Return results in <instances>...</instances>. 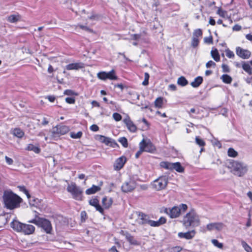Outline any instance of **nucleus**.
<instances>
[{
    "mask_svg": "<svg viewBox=\"0 0 252 252\" xmlns=\"http://www.w3.org/2000/svg\"><path fill=\"white\" fill-rule=\"evenodd\" d=\"M5 206L12 210L19 206L22 198L10 190L4 191L2 196Z\"/></svg>",
    "mask_w": 252,
    "mask_h": 252,
    "instance_id": "1",
    "label": "nucleus"
},
{
    "mask_svg": "<svg viewBox=\"0 0 252 252\" xmlns=\"http://www.w3.org/2000/svg\"><path fill=\"white\" fill-rule=\"evenodd\" d=\"M183 224L186 227L190 226H196L199 224V219L194 210H191L184 217Z\"/></svg>",
    "mask_w": 252,
    "mask_h": 252,
    "instance_id": "2",
    "label": "nucleus"
},
{
    "mask_svg": "<svg viewBox=\"0 0 252 252\" xmlns=\"http://www.w3.org/2000/svg\"><path fill=\"white\" fill-rule=\"evenodd\" d=\"M231 165L233 173L239 177L243 176L248 171V167L244 162L234 160Z\"/></svg>",
    "mask_w": 252,
    "mask_h": 252,
    "instance_id": "3",
    "label": "nucleus"
},
{
    "mask_svg": "<svg viewBox=\"0 0 252 252\" xmlns=\"http://www.w3.org/2000/svg\"><path fill=\"white\" fill-rule=\"evenodd\" d=\"M188 206L185 204H181L179 206H174L172 208H166L164 212L171 218H176L178 217L182 212H185Z\"/></svg>",
    "mask_w": 252,
    "mask_h": 252,
    "instance_id": "4",
    "label": "nucleus"
},
{
    "mask_svg": "<svg viewBox=\"0 0 252 252\" xmlns=\"http://www.w3.org/2000/svg\"><path fill=\"white\" fill-rule=\"evenodd\" d=\"M67 190L70 193L72 197L77 200H81L82 199L83 189L77 186L75 183H71L67 187Z\"/></svg>",
    "mask_w": 252,
    "mask_h": 252,
    "instance_id": "5",
    "label": "nucleus"
},
{
    "mask_svg": "<svg viewBox=\"0 0 252 252\" xmlns=\"http://www.w3.org/2000/svg\"><path fill=\"white\" fill-rule=\"evenodd\" d=\"M30 223H32L41 227L47 233H50L52 230V226L50 222L45 219L37 218L29 221Z\"/></svg>",
    "mask_w": 252,
    "mask_h": 252,
    "instance_id": "6",
    "label": "nucleus"
},
{
    "mask_svg": "<svg viewBox=\"0 0 252 252\" xmlns=\"http://www.w3.org/2000/svg\"><path fill=\"white\" fill-rule=\"evenodd\" d=\"M161 167L168 170H175L178 172L183 173L184 171V168L179 162L171 163L167 161H162L160 163Z\"/></svg>",
    "mask_w": 252,
    "mask_h": 252,
    "instance_id": "7",
    "label": "nucleus"
},
{
    "mask_svg": "<svg viewBox=\"0 0 252 252\" xmlns=\"http://www.w3.org/2000/svg\"><path fill=\"white\" fill-rule=\"evenodd\" d=\"M168 178L166 176H162L153 181V188L157 190L164 189L167 185Z\"/></svg>",
    "mask_w": 252,
    "mask_h": 252,
    "instance_id": "8",
    "label": "nucleus"
},
{
    "mask_svg": "<svg viewBox=\"0 0 252 252\" xmlns=\"http://www.w3.org/2000/svg\"><path fill=\"white\" fill-rule=\"evenodd\" d=\"M97 77L102 80H106L109 79L111 80H117L118 77L115 74V71L112 69L109 72L102 71L97 74Z\"/></svg>",
    "mask_w": 252,
    "mask_h": 252,
    "instance_id": "9",
    "label": "nucleus"
},
{
    "mask_svg": "<svg viewBox=\"0 0 252 252\" xmlns=\"http://www.w3.org/2000/svg\"><path fill=\"white\" fill-rule=\"evenodd\" d=\"M142 145L144 152L153 153L156 150V147L153 144L150 140H146L143 139L139 143V145Z\"/></svg>",
    "mask_w": 252,
    "mask_h": 252,
    "instance_id": "10",
    "label": "nucleus"
},
{
    "mask_svg": "<svg viewBox=\"0 0 252 252\" xmlns=\"http://www.w3.org/2000/svg\"><path fill=\"white\" fill-rule=\"evenodd\" d=\"M136 183L133 180L125 182L121 187L122 190L124 192L132 191L136 187Z\"/></svg>",
    "mask_w": 252,
    "mask_h": 252,
    "instance_id": "11",
    "label": "nucleus"
},
{
    "mask_svg": "<svg viewBox=\"0 0 252 252\" xmlns=\"http://www.w3.org/2000/svg\"><path fill=\"white\" fill-rule=\"evenodd\" d=\"M69 130V127L66 126L58 125L53 127L52 133L53 134L63 135L68 132Z\"/></svg>",
    "mask_w": 252,
    "mask_h": 252,
    "instance_id": "12",
    "label": "nucleus"
},
{
    "mask_svg": "<svg viewBox=\"0 0 252 252\" xmlns=\"http://www.w3.org/2000/svg\"><path fill=\"white\" fill-rule=\"evenodd\" d=\"M236 52L237 55L242 59H248L251 55V53L248 50L244 49L240 47L236 48Z\"/></svg>",
    "mask_w": 252,
    "mask_h": 252,
    "instance_id": "13",
    "label": "nucleus"
},
{
    "mask_svg": "<svg viewBox=\"0 0 252 252\" xmlns=\"http://www.w3.org/2000/svg\"><path fill=\"white\" fill-rule=\"evenodd\" d=\"M121 234L125 236L126 239L130 244L133 245H140V243L128 232L122 230L121 231Z\"/></svg>",
    "mask_w": 252,
    "mask_h": 252,
    "instance_id": "14",
    "label": "nucleus"
},
{
    "mask_svg": "<svg viewBox=\"0 0 252 252\" xmlns=\"http://www.w3.org/2000/svg\"><path fill=\"white\" fill-rule=\"evenodd\" d=\"M126 161V158L125 157L122 156L119 158L116 159L114 164V169L115 170H119L123 168L124 164Z\"/></svg>",
    "mask_w": 252,
    "mask_h": 252,
    "instance_id": "15",
    "label": "nucleus"
},
{
    "mask_svg": "<svg viewBox=\"0 0 252 252\" xmlns=\"http://www.w3.org/2000/svg\"><path fill=\"white\" fill-rule=\"evenodd\" d=\"M98 139L101 142L103 143L108 146L114 147L116 145H117V143L115 142V141L109 137H105L102 135H99Z\"/></svg>",
    "mask_w": 252,
    "mask_h": 252,
    "instance_id": "16",
    "label": "nucleus"
},
{
    "mask_svg": "<svg viewBox=\"0 0 252 252\" xmlns=\"http://www.w3.org/2000/svg\"><path fill=\"white\" fill-rule=\"evenodd\" d=\"M89 204L94 206L96 211L101 214L103 213V208L100 205L99 200L96 198H94L90 199L89 201Z\"/></svg>",
    "mask_w": 252,
    "mask_h": 252,
    "instance_id": "17",
    "label": "nucleus"
},
{
    "mask_svg": "<svg viewBox=\"0 0 252 252\" xmlns=\"http://www.w3.org/2000/svg\"><path fill=\"white\" fill-rule=\"evenodd\" d=\"M223 227L224 224L221 222L211 223L207 225V229L209 231L213 230L220 231Z\"/></svg>",
    "mask_w": 252,
    "mask_h": 252,
    "instance_id": "18",
    "label": "nucleus"
},
{
    "mask_svg": "<svg viewBox=\"0 0 252 252\" xmlns=\"http://www.w3.org/2000/svg\"><path fill=\"white\" fill-rule=\"evenodd\" d=\"M35 227L34 226L31 224L23 223L22 230L21 232H22L25 234L30 235L33 233Z\"/></svg>",
    "mask_w": 252,
    "mask_h": 252,
    "instance_id": "19",
    "label": "nucleus"
},
{
    "mask_svg": "<svg viewBox=\"0 0 252 252\" xmlns=\"http://www.w3.org/2000/svg\"><path fill=\"white\" fill-rule=\"evenodd\" d=\"M123 121L130 131L134 132L136 131L137 127L133 123L129 118L128 117L125 119Z\"/></svg>",
    "mask_w": 252,
    "mask_h": 252,
    "instance_id": "20",
    "label": "nucleus"
},
{
    "mask_svg": "<svg viewBox=\"0 0 252 252\" xmlns=\"http://www.w3.org/2000/svg\"><path fill=\"white\" fill-rule=\"evenodd\" d=\"M84 67V64L82 63H72L67 64L65 66V69L70 70H78L80 68H82Z\"/></svg>",
    "mask_w": 252,
    "mask_h": 252,
    "instance_id": "21",
    "label": "nucleus"
},
{
    "mask_svg": "<svg viewBox=\"0 0 252 252\" xmlns=\"http://www.w3.org/2000/svg\"><path fill=\"white\" fill-rule=\"evenodd\" d=\"M166 219L163 217H161L157 221H154L150 220L148 224L153 227L159 226L166 222Z\"/></svg>",
    "mask_w": 252,
    "mask_h": 252,
    "instance_id": "22",
    "label": "nucleus"
},
{
    "mask_svg": "<svg viewBox=\"0 0 252 252\" xmlns=\"http://www.w3.org/2000/svg\"><path fill=\"white\" fill-rule=\"evenodd\" d=\"M178 236L181 238H185L186 239H191L195 235L194 230L188 231L186 233L179 232L178 234Z\"/></svg>",
    "mask_w": 252,
    "mask_h": 252,
    "instance_id": "23",
    "label": "nucleus"
},
{
    "mask_svg": "<svg viewBox=\"0 0 252 252\" xmlns=\"http://www.w3.org/2000/svg\"><path fill=\"white\" fill-rule=\"evenodd\" d=\"M11 227L17 232H21L22 230L23 223L17 220H13L10 223Z\"/></svg>",
    "mask_w": 252,
    "mask_h": 252,
    "instance_id": "24",
    "label": "nucleus"
},
{
    "mask_svg": "<svg viewBox=\"0 0 252 252\" xmlns=\"http://www.w3.org/2000/svg\"><path fill=\"white\" fill-rule=\"evenodd\" d=\"M113 203V199L111 197H104L102 200V203L104 209L110 208Z\"/></svg>",
    "mask_w": 252,
    "mask_h": 252,
    "instance_id": "25",
    "label": "nucleus"
},
{
    "mask_svg": "<svg viewBox=\"0 0 252 252\" xmlns=\"http://www.w3.org/2000/svg\"><path fill=\"white\" fill-rule=\"evenodd\" d=\"M138 220L139 223L148 224L150 220L149 217L143 213H139L138 215Z\"/></svg>",
    "mask_w": 252,
    "mask_h": 252,
    "instance_id": "26",
    "label": "nucleus"
},
{
    "mask_svg": "<svg viewBox=\"0 0 252 252\" xmlns=\"http://www.w3.org/2000/svg\"><path fill=\"white\" fill-rule=\"evenodd\" d=\"M21 19V16L17 14L10 15L6 18L7 21L11 23H16L19 21Z\"/></svg>",
    "mask_w": 252,
    "mask_h": 252,
    "instance_id": "27",
    "label": "nucleus"
},
{
    "mask_svg": "<svg viewBox=\"0 0 252 252\" xmlns=\"http://www.w3.org/2000/svg\"><path fill=\"white\" fill-rule=\"evenodd\" d=\"M202 77L201 76H198L190 83V85L193 88H197L200 86V85L202 83Z\"/></svg>",
    "mask_w": 252,
    "mask_h": 252,
    "instance_id": "28",
    "label": "nucleus"
},
{
    "mask_svg": "<svg viewBox=\"0 0 252 252\" xmlns=\"http://www.w3.org/2000/svg\"><path fill=\"white\" fill-rule=\"evenodd\" d=\"M100 189V187L97 186L93 185L91 188L87 189L86 190V193L87 194H92L95 193Z\"/></svg>",
    "mask_w": 252,
    "mask_h": 252,
    "instance_id": "29",
    "label": "nucleus"
},
{
    "mask_svg": "<svg viewBox=\"0 0 252 252\" xmlns=\"http://www.w3.org/2000/svg\"><path fill=\"white\" fill-rule=\"evenodd\" d=\"M211 55L213 59L216 62H219L220 60V56L218 51L217 49L212 50L211 52Z\"/></svg>",
    "mask_w": 252,
    "mask_h": 252,
    "instance_id": "30",
    "label": "nucleus"
},
{
    "mask_svg": "<svg viewBox=\"0 0 252 252\" xmlns=\"http://www.w3.org/2000/svg\"><path fill=\"white\" fill-rule=\"evenodd\" d=\"M28 151H32L36 154H38L40 152V149L39 147L33 145V144H29L26 148Z\"/></svg>",
    "mask_w": 252,
    "mask_h": 252,
    "instance_id": "31",
    "label": "nucleus"
},
{
    "mask_svg": "<svg viewBox=\"0 0 252 252\" xmlns=\"http://www.w3.org/2000/svg\"><path fill=\"white\" fill-rule=\"evenodd\" d=\"M13 134L18 138H22L24 135V132L20 128H15Z\"/></svg>",
    "mask_w": 252,
    "mask_h": 252,
    "instance_id": "32",
    "label": "nucleus"
},
{
    "mask_svg": "<svg viewBox=\"0 0 252 252\" xmlns=\"http://www.w3.org/2000/svg\"><path fill=\"white\" fill-rule=\"evenodd\" d=\"M177 84L180 86L184 87L188 84V81L185 77L181 76L178 79Z\"/></svg>",
    "mask_w": 252,
    "mask_h": 252,
    "instance_id": "33",
    "label": "nucleus"
},
{
    "mask_svg": "<svg viewBox=\"0 0 252 252\" xmlns=\"http://www.w3.org/2000/svg\"><path fill=\"white\" fill-rule=\"evenodd\" d=\"M221 79L224 83L226 84H230L232 81V78L227 74L222 75Z\"/></svg>",
    "mask_w": 252,
    "mask_h": 252,
    "instance_id": "34",
    "label": "nucleus"
},
{
    "mask_svg": "<svg viewBox=\"0 0 252 252\" xmlns=\"http://www.w3.org/2000/svg\"><path fill=\"white\" fill-rule=\"evenodd\" d=\"M243 69L247 72L249 75L252 74V70L250 65L248 63H244L242 64Z\"/></svg>",
    "mask_w": 252,
    "mask_h": 252,
    "instance_id": "35",
    "label": "nucleus"
},
{
    "mask_svg": "<svg viewBox=\"0 0 252 252\" xmlns=\"http://www.w3.org/2000/svg\"><path fill=\"white\" fill-rule=\"evenodd\" d=\"M228 156L230 157L235 158L238 155V153L233 148H230L227 152Z\"/></svg>",
    "mask_w": 252,
    "mask_h": 252,
    "instance_id": "36",
    "label": "nucleus"
},
{
    "mask_svg": "<svg viewBox=\"0 0 252 252\" xmlns=\"http://www.w3.org/2000/svg\"><path fill=\"white\" fill-rule=\"evenodd\" d=\"M163 104V100L161 97L157 98L155 101V105L156 107L161 108Z\"/></svg>",
    "mask_w": 252,
    "mask_h": 252,
    "instance_id": "37",
    "label": "nucleus"
},
{
    "mask_svg": "<svg viewBox=\"0 0 252 252\" xmlns=\"http://www.w3.org/2000/svg\"><path fill=\"white\" fill-rule=\"evenodd\" d=\"M118 141L125 147L128 146V142L127 139L125 137H121L119 139Z\"/></svg>",
    "mask_w": 252,
    "mask_h": 252,
    "instance_id": "38",
    "label": "nucleus"
},
{
    "mask_svg": "<svg viewBox=\"0 0 252 252\" xmlns=\"http://www.w3.org/2000/svg\"><path fill=\"white\" fill-rule=\"evenodd\" d=\"M202 35V32L201 29H198L195 30L193 32V37H195V38H198L199 37H201Z\"/></svg>",
    "mask_w": 252,
    "mask_h": 252,
    "instance_id": "39",
    "label": "nucleus"
},
{
    "mask_svg": "<svg viewBox=\"0 0 252 252\" xmlns=\"http://www.w3.org/2000/svg\"><path fill=\"white\" fill-rule=\"evenodd\" d=\"M195 142L200 147H203L205 145V142L204 141L200 138L199 136H196L195 137Z\"/></svg>",
    "mask_w": 252,
    "mask_h": 252,
    "instance_id": "40",
    "label": "nucleus"
},
{
    "mask_svg": "<svg viewBox=\"0 0 252 252\" xmlns=\"http://www.w3.org/2000/svg\"><path fill=\"white\" fill-rule=\"evenodd\" d=\"M242 245L247 252H252V248L246 242L243 241L242 242Z\"/></svg>",
    "mask_w": 252,
    "mask_h": 252,
    "instance_id": "41",
    "label": "nucleus"
},
{
    "mask_svg": "<svg viewBox=\"0 0 252 252\" xmlns=\"http://www.w3.org/2000/svg\"><path fill=\"white\" fill-rule=\"evenodd\" d=\"M82 135V132L81 131H78L77 133L71 132L70 137L74 139L80 138Z\"/></svg>",
    "mask_w": 252,
    "mask_h": 252,
    "instance_id": "42",
    "label": "nucleus"
},
{
    "mask_svg": "<svg viewBox=\"0 0 252 252\" xmlns=\"http://www.w3.org/2000/svg\"><path fill=\"white\" fill-rule=\"evenodd\" d=\"M18 188L19 189L20 191H23L29 199L31 197L29 191L26 189L24 186H18Z\"/></svg>",
    "mask_w": 252,
    "mask_h": 252,
    "instance_id": "43",
    "label": "nucleus"
},
{
    "mask_svg": "<svg viewBox=\"0 0 252 252\" xmlns=\"http://www.w3.org/2000/svg\"><path fill=\"white\" fill-rule=\"evenodd\" d=\"M212 244L216 247L220 249H222L223 247V244L221 243H219V241L216 239H212L211 241Z\"/></svg>",
    "mask_w": 252,
    "mask_h": 252,
    "instance_id": "44",
    "label": "nucleus"
},
{
    "mask_svg": "<svg viewBox=\"0 0 252 252\" xmlns=\"http://www.w3.org/2000/svg\"><path fill=\"white\" fill-rule=\"evenodd\" d=\"M150 76L147 72L144 73V80L142 82V85L144 86H147L149 84V79Z\"/></svg>",
    "mask_w": 252,
    "mask_h": 252,
    "instance_id": "45",
    "label": "nucleus"
},
{
    "mask_svg": "<svg viewBox=\"0 0 252 252\" xmlns=\"http://www.w3.org/2000/svg\"><path fill=\"white\" fill-rule=\"evenodd\" d=\"M75 27H76V28L77 27H79L81 29H82L86 32H91V33L93 32V30H92L91 29L89 28V27H88L87 26H83V25H78L77 26H75Z\"/></svg>",
    "mask_w": 252,
    "mask_h": 252,
    "instance_id": "46",
    "label": "nucleus"
},
{
    "mask_svg": "<svg viewBox=\"0 0 252 252\" xmlns=\"http://www.w3.org/2000/svg\"><path fill=\"white\" fill-rule=\"evenodd\" d=\"M199 43V39L197 38H195V37H193L192 38L191 40V45L193 47H195L198 46Z\"/></svg>",
    "mask_w": 252,
    "mask_h": 252,
    "instance_id": "47",
    "label": "nucleus"
},
{
    "mask_svg": "<svg viewBox=\"0 0 252 252\" xmlns=\"http://www.w3.org/2000/svg\"><path fill=\"white\" fill-rule=\"evenodd\" d=\"M113 119L116 121H120L122 119V116L118 113H114L113 114V116H112Z\"/></svg>",
    "mask_w": 252,
    "mask_h": 252,
    "instance_id": "48",
    "label": "nucleus"
},
{
    "mask_svg": "<svg viewBox=\"0 0 252 252\" xmlns=\"http://www.w3.org/2000/svg\"><path fill=\"white\" fill-rule=\"evenodd\" d=\"M225 53L226 56L229 58H232L234 57V54L232 51H230L229 49H226L225 50Z\"/></svg>",
    "mask_w": 252,
    "mask_h": 252,
    "instance_id": "49",
    "label": "nucleus"
},
{
    "mask_svg": "<svg viewBox=\"0 0 252 252\" xmlns=\"http://www.w3.org/2000/svg\"><path fill=\"white\" fill-rule=\"evenodd\" d=\"M204 42L207 44H212L213 43V38L212 36H210L209 37H205L204 38Z\"/></svg>",
    "mask_w": 252,
    "mask_h": 252,
    "instance_id": "50",
    "label": "nucleus"
},
{
    "mask_svg": "<svg viewBox=\"0 0 252 252\" xmlns=\"http://www.w3.org/2000/svg\"><path fill=\"white\" fill-rule=\"evenodd\" d=\"M144 152L142 145H139V150L135 154V158H138L141 155V154Z\"/></svg>",
    "mask_w": 252,
    "mask_h": 252,
    "instance_id": "51",
    "label": "nucleus"
},
{
    "mask_svg": "<svg viewBox=\"0 0 252 252\" xmlns=\"http://www.w3.org/2000/svg\"><path fill=\"white\" fill-rule=\"evenodd\" d=\"M216 66V63L215 62H214L212 61H210L208 62L206 64V67L207 68H210L211 67H215Z\"/></svg>",
    "mask_w": 252,
    "mask_h": 252,
    "instance_id": "52",
    "label": "nucleus"
},
{
    "mask_svg": "<svg viewBox=\"0 0 252 252\" xmlns=\"http://www.w3.org/2000/svg\"><path fill=\"white\" fill-rule=\"evenodd\" d=\"M221 67L222 69V71L224 72H229L230 71L229 67L226 64H222L221 65Z\"/></svg>",
    "mask_w": 252,
    "mask_h": 252,
    "instance_id": "53",
    "label": "nucleus"
},
{
    "mask_svg": "<svg viewBox=\"0 0 252 252\" xmlns=\"http://www.w3.org/2000/svg\"><path fill=\"white\" fill-rule=\"evenodd\" d=\"M65 101L69 104H74L75 100L74 97H66L65 98Z\"/></svg>",
    "mask_w": 252,
    "mask_h": 252,
    "instance_id": "54",
    "label": "nucleus"
},
{
    "mask_svg": "<svg viewBox=\"0 0 252 252\" xmlns=\"http://www.w3.org/2000/svg\"><path fill=\"white\" fill-rule=\"evenodd\" d=\"M64 94L67 95H77V94H75L73 91L71 90H66L64 91Z\"/></svg>",
    "mask_w": 252,
    "mask_h": 252,
    "instance_id": "55",
    "label": "nucleus"
},
{
    "mask_svg": "<svg viewBox=\"0 0 252 252\" xmlns=\"http://www.w3.org/2000/svg\"><path fill=\"white\" fill-rule=\"evenodd\" d=\"M5 160H6V163L8 164V165H11L13 164V160L12 158L7 157V156H5Z\"/></svg>",
    "mask_w": 252,
    "mask_h": 252,
    "instance_id": "56",
    "label": "nucleus"
},
{
    "mask_svg": "<svg viewBox=\"0 0 252 252\" xmlns=\"http://www.w3.org/2000/svg\"><path fill=\"white\" fill-rule=\"evenodd\" d=\"M90 129L93 131H97L99 130V127L97 125L94 124L90 126Z\"/></svg>",
    "mask_w": 252,
    "mask_h": 252,
    "instance_id": "57",
    "label": "nucleus"
},
{
    "mask_svg": "<svg viewBox=\"0 0 252 252\" xmlns=\"http://www.w3.org/2000/svg\"><path fill=\"white\" fill-rule=\"evenodd\" d=\"M217 14L221 17H224L225 14V12L222 10L221 8H219L217 11Z\"/></svg>",
    "mask_w": 252,
    "mask_h": 252,
    "instance_id": "58",
    "label": "nucleus"
},
{
    "mask_svg": "<svg viewBox=\"0 0 252 252\" xmlns=\"http://www.w3.org/2000/svg\"><path fill=\"white\" fill-rule=\"evenodd\" d=\"M241 26L237 24L234 25L232 28L233 30L235 31H239L241 30Z\"/></svg>",
    "mask_w": 252,
    "mask_h": 252,
    "instance_id": "59",
    "label": "nucleus"
},
{
    "mask_svg": "<svg viewBox=\"0 0 252 252\" xmlns=\"http://www.w3.org/2000/svg\"><path fill=\"white\" fill-rule=\"evenodd\" d=\"M169 88L170 90L174 91L177 89L176 86L174 84H170L169 85Z\"/></svg>",
    "mask_w": 252,
    "mask_h": 252,
    "instance_id": "60",
    "label": "nucleus"
},
{
    "mask_svg": "<svg viewBox=\"0 0 252 252\" xmlns=\"http://www.w3.org/2000/svg\"><path fill=\"white\" fill-rule=\"evenodd\" d=\"M209 23L212 26H214L216 24L215 20L213 19L212 17L210 18Z\"/></svg>",
    "mask_w": 252,
    "mask_h": 252,
    "instance_id": "61",
    "label": "nucleus"
},
{
    "mask_svg": "<svg viewBox=\"0 0 252 252\" xmlns=\"http://www.w3.org/2000/svg\"><path fill=\"white\" fill-rule=\"evenodd\" d=\"M47 98L50 102H52L54 101L55 97L53 95H49L47 96Z\"/></svg>",
    "mask_w": 252,
    "mask_h": 252,
    "instance_id": "62",
    "label": "nucleus"
},
{
    "mask_svg": "<svg viewBox=\"0 0 252 252\" xmlns=\"http://www.w3.org/2000/svg\"><path fill=\"white\" fill-rule=\"evenodd\" d=\"M246 38L247 39L252 41V35L251 34H247L246 35Z\"/></svg>",
    "mask_w": 252,
    "mask_h": 252,
    "instance_id": "63",
    "label": "nucleus"
},
{
    "mask_svg": "<svg viewBox=\"0 0 252 252\" xmlns=\"http://www.w3.org/2000/svg\"><path fill=\"white\" fill-rule=\"evenodd\" d=\"M109 252H119L118 250L116 249V247L115 246L112 247L109 250Z\"/></svg>",
    "mask_w": 252,
    "mask_h": 252,
    "instance_id": "64",
    "label": "nucleus"
}]
</instances>
